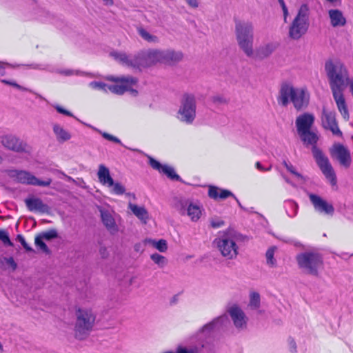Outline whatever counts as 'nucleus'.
<instances>
[{
  "label": "nucleus",
  "instance_id": "46",
  "mask_svg": "<svg viewBox=\"0 0 353 353\" xmlns=\"http://www.w3.org/2000/svg\"><path fill=\"white\" fill-rule=\"evenodd\" d=\"M60 73L65 75V76H71V75H87L83 72L80 70H63L60 71Z\"/></svg>",
  "mask_w": 353,
  "mask_h": 353
},
{
  "label": "nucleus",
  "instance_id": "14",
  "mask_svg": "<svg viewBox=\"0 0 353 353\" xmlns=\"http://www.w3.org/2000/svg\"><path fill=\"white\" fill-rule=\"evenodd\" d=\"M321 120L322 127L325 130H330L334 136L343 137V132L340 130L336 119L335 112L328 111L325 108H323Z\"/></svg>",
  "mask_w": 353,
  "mask_h": 353
},
{
  "label": "nucleus",
  "instance_id": "44",
  "mask_svg": "<svg viewBox=\"0 0 353 353\" xmlns=\"http://www.w3.org/2000/svg\"><path fill=\"white\" fill-rule=\"evenodd\" d=\"M283 164L286 168V169L292 174L295 175L299 178L303 177L300 173L296 171L294 167L290 163H288L286 161H283Z\"/></svg>",
  "mask_w": 353,
  "mask_h": 353
},
{
  "label": "nucleus",
  "instance_id": "52",
  "mask_svg": "<svg viewBox=\"0 0 353 353\" xmlns=\"http://www.w3.org/2000/svg\"><path fill=\"white\" fill-rule=\"evenodd\" d=\"M8 65V63L0 62V76H4L6 74V68Z\"/></svg>",
  "mask_w": 353,
  "mask_h": 353
},
{
  "label": "nucleus",
  "instance_id": "28",
  "mask_svg": "<svg viewBox=\"0 0 353 353\" xmlns=\"http://www.w3.org/2000/svg\"><path fill=\"white\" fill-rule=\"evenodd\" d=\"M101 217L103 223L109 230L117 231V227L115 221L111 214L102 208L100 209Z\"/></svg>",
  "mask_w": 353,
  "mask_h": 353
},
{
  "label": "nucleus",
  "instance_id": "23",
  "mask_svg": "<svg viewBox=\"0 0 353 353\" xmlns=\"http://www.w3.org/2000/svg\"><path fill=\"white\" fill-rule=\"evenodd\" d=\"M208 196L213 199H225L229 196H232L237 202L239 206L244 209L239 200L234 195V194L228 190L220 189L216 186H210L208 190Z\"/></svg>",
  "mask_w": 353,
  "mask_h": 353
},
{
  "label": "nucleus",
  "instance_id": "4",
  "mask_svg": "<svg viewBox=\"0 0 353 353\" xmlns=\"http://www.w3.org/2000/svg\"><path fill=\"white\" fill-rule=\"evenodd\" d=\"M241 239L242 235L240 233L229 228L218 232V236L213 241V244L222 256L232 260L235 259L239 254L237 242Z\"/></svg>",
  "mask_w": 353,
  "mask_h": 353
},
{
  "label": "nucleus",
  "instance_id": "38",
  "mask_svg": "<svg viewBox=\"0 0 353 353\" xmlns=\"http://www.w3.org/2000/svg\"><path fill=\"white\" fill-rule=\"evenodd\" d=\"M150 258L156 264L160 267H163L167 263L165 257L157 253L151 254Z\"/></svg>",
  "mask_w": 353,
  "mask_h": 353
},
{
  "label": "nucleus",
  "instance_id": "56",
  "mask_svg": "<svg viewBox=\"0 0 353 353\" xmlns=\"http://www.w3.org/2000/svg\"><path fill=\"white\" fill-rule=\"evenodd\" d=\"M289 343H290V348L292 349L291 351L293 352H296V346L295 341L293 339H289Z\"/></svg>",
  "mask_w": 353,
  "mask_h": 353
},
{
  "label": "nucleus",
  "instance_id": "30",
  "mask_svg": "<svg viewBox=\"0 0 353 353\" xmlns=\"http://www.w3.org/2000/svg\"><path fill=\"white\" fill-rule=\"evenodd\" d=\"M53 132L59 142H65L71 138L70 134L59 124L53 125Z\"/></svg>",
  "mask_w": 353,
  "mask_h": 353
},
{
  "label": "nucleus",
  "instance_id": "24",
  "mask_svg": "<svg viewBox=\"0 0 353 353\" xmlns=\"http://www.w3.org/2000/svg\"><path fill=\"white\" fill-rule=\"evenodd\" d=\"M343 92V91L332 92L339 112L345 120H348L350 118V113Z\"/></svg>",
  "mask_w": 353,
  "mask_h": 353
},
{
  "label": "nucleus",
  "instance_id": "12",
  "mask_svg": "<svg viewBox=\"0 0 353 353\" xmlns=\"http://www.w3.org/2000/svg\"><path fill=\"white\" fill-rule=\"evenodd\" d=\"M7 172L8 174L11 178H14L17 182L23 184L48 187L52 183V179L50 178H46L43 181L40 180L31 174L29 172L24 170H9Z\"/></svg>",
  "mask_w": 353,
  "mask_h": 353
},
{
  "label": "nucleus",
  "instance_id": "39",
  "mask_svg": "<svg viewBox=\"0 0 353 353\" xmlns=\"http://www.w3.org/2000/svg\"><path fill=\"white\" fill-rule=\"evenodd\" d=\"M43 240V239L41 237V236H37L34 241L35 245L39 247L43 252L48 254L50 252V250Z\"/></svg>",
  "mask_w": 353,
  "mask_h": 353
},
{
  "label": "nucleus",
  "instance_id": "45",
  "mask_svg": "<svg viewBox=\"0 0 353 353\" xmlns=\"http://www.w3.org/2000/svg\"><path fill=\"white\" fill-rule=\"evenodd\" d=\"M17 240L21 243L27 252H34L33 249L26 243L24 237L21 234L17 236Z\"/></svg>",
  "mask_w": 353,
  "mask_h": 353
},
{
  "label": "nucleus",
  "instance_id": "25",
  "mask_svg": "<svg viewBox=\"0 0 353 353\" xmlns=\"http://www.w3.org/2000/svg\"><path fill=\"white\" fill-rule=\"evenodd\" d=\"M97 176L102 185L109 188L114 185V180L110 176L109 169L103 164L99 166Z\"/></svg>",
  "mask_w": 353,
  "mask_h": 353
},
{
  "label": "nucleus",
  "instance_id": "42",
  "mask_svg": "<svg viewBox=\"0 0 353 353\" xmlns=\"http://www.w3.org/2000/svg\"><path fill=\"white\" fill-rule=\"evenodd\" d=\"M98 132L102 135V137L104 139H105L108 141L114 142L116 143H119L121 145H123L121 140L119 139H118L117 137H116L110 134H108L107 132H101L100 130H98Z\"/></svg>",
  "mask_w": 353,
  "mask_h": 353
},
{
  "label": "nucleus",
  "instance_id": "61",
  "mask_svg": "<svg viewBox=\"0 0 353 353\" xmlns=\"http://www.w3.org/2000/svg\"><path fill=\"white\" fill-rule=\"evenodd\" d=\"M327 1L332 3H340L341 0H326Z\"/></svg>",
  "mask_w": 353,
  "mask_h": 353
},
{
  "label": "nucleus",
  "instance_id": "55",
  "mask_svg": "<svg viewBox=\"0 0 353 353\" xmlns=\"http://www.w3.org/2000/svg\"><path fill=\"white\" fill-rule=\"evenodd\" d=\"M213 101L215 103H223L225 101V100L221 96H215L213 97Z\"/></svg>",
  "mask_w": 353,
  "mask_h": 353
},
{
  "label": "nucleus",
  "instance_id": "53",
  "mask_svg": "<svg viewBox=\"0 0 353 353\" xmlns=\"http://www.w3.org/2000/svg\"><path fill=\"white\" fill-rule=\"evenodd\" d=\"M256 168L259 170V171H261V172H265V171H269L271 170V166H270L269 168H265L262 164L260 163V162H256Z\"/></svg>",
  "mask_w": 353,
  "mask_h": 353
},
{
  "label": "nucleus",
  "instance_id": "37",
  "mask_svg": "<svg viewBox=\"0 0 353 353\" xmlns=\"http://www.w3.org/2000/svg\"><path fill=\"white\" fill-rule=\"evenodd\" d=\"M275 250V247H271L267 250L265 254L267 263L271 266H274L276 264V260L274 258Z\"/></svg>",
  "mask_w": 353,
  "mask_h": 353
},
{
  "label": "nucleus",
  "instance_id": "6",
  "mask_svg": "<svg viewBox=\"0 0 353 353\" xmlns=\"http://www.w3.org/2000/svg\"><path fill=\"white\" fill-rule=\"evenodd\" d=\"M96 317V314L91 308H76L74 332L77 339L84 340L88 337L94 326Z\"/></svg>",
  "mask_w": 353,
  "mask_h": 353
},
{
  "label": "nucleus",
  "instance_id": "11",
  "mask_svg": "<svg viewBox=\"0 0 353 353\" xmlns=\"http://www.w3.org/2000/svg\"><path fill=\"white\" fill-rule=\"evenodd\" d=\"M172 206L181 215H187L192 221H197L201 215V207L189 199L176 196L172 199Z\"/></svg>",
  "mask_w": 353,
  "mask_h": 353
},
{
  "label": "nucleus",
  "instance_id": "19",
  "mask_svg": "<svg viewBox=\"0 0 353 353\" xmlns=\"http://www.w3.org/2000/svg\"><path fill=\"white\" fill-rule=\"evenodd\" d=\"M148 159L149 164L153 169L165 174L171 180L181 181V177L175 172L172 167L167 165H161L159 161L150 156H148Z\"/></svg>",
  "mask_w": 353,
  "mask_h": 353
},
{
  "label": "nucleus",
  "instance_id": "60",
  "mask_svg": "<svg viewBox=\"0 0 353 353\" xmlns=\"http://www.w3.org/2000/svg\"><path fill=\"white\" fill-rule=\"evenodd\" d=\"M278 1H279V3H280V5H281V8H282V9H283V8H286V7H287V6H285V2H284V1H283V0H278Z\"/></svg>",
  "mask_w": 353,
  "mask_h": 353
},
{
  "label": "nucleus",
  "instance_id": "40",
  "mask_svg": "<svg viewBox=\"0 0 353 353\" xmlns=\"http://www.w3.org/2000/svg\"><path fill=\"white\" fill-rule=\"evenodd\" d=\"M39 235L41 236V237H42L43 239L48 241L55 239L58 236L57 232L54 229H52L48 231L44 232Z\"/></svg>",
  "mask_w": 353,
  "mask_h": 353
},
{
  "label": "nucleus",
  "instance_id": "27",
  "mask_svg": "<svg viewBox=\"0 0 353 353\" xmlns=\"http://www.w3.org/2000/svg\"><path fill=\"white\" fill-rule=\"evenodd\" d=\"M328 14L330 19L331 25L333 27H342L345 25L346 19L341 10L337 9L330 10Z\"/></svg>",
  "mask_w": 353,
  "mask_h": 353
},
{
  "label": "nucleus",
  "instance_id": "20",
  "mask_svg": "<svg viewBox=\"0 0 353 353\" xmlns=\"http://www.w3.org/2000/svg\"><path fill=\"white\" fill-rule=\"evenodd\" d=\"M309 197L316 211L320 213H324L329 215L333 214L334 208L332 204L328 203L319 196L314 194H310Z\"/></svg>",
  "mask_w": 353,
  "mask_h": 353
},
{
  "label": "nucleus",
  "instance_id": "51",
  "mask_svg": "<svg viewBox=\"0 0 353 353\" xmlns=\"http://www.w3.org/2000/svg\"><path fill=\"white\" fill-rule=\"evenodd\" d=\"M99 254L102 259L108 258L109 253L105 247H101L99 249Z\"/></svg>",
  "mask_w": 353,
  "mask_h": 353
},
{
  "label": "nucleus",
  "instance_id": "29",
  "mask_svg": "<svg viewBox=\"0 0 353 353\" xmlns=\"http://www.w3.org/2000/svg\"><path fill=\"white\" fill-rule=\"evenodd\" d=\"M129 208L132 213L143 223H146L149 219V214L146 209L143 206H139L132 203H129Z\"/></svg>",
  "mask_w": 353,
  "mask_h": 353
},
{
  "label": "nucleus",
  "instance_id": "17",
  "mask_svg": "<svg viewBox=\"0 0 353 353\" xmlns=\"http://www.w3.org/2000/svg\"><path fill=\"white\" fill-rule=\"evenodd\" d=\"M110 55L120 64L139 70L137 54H128L123 52H112Z\"/></svg>",
  "mask_w": 353,
  "mask_h": 353
},
{
  "label": "nucleus",
  "instance_id": "33",
  "mask_svg": "<svg viewBox=\"0 0 353 353\" xmlns=\"http://www.w3.org/2000/svg\"><path fill=\"white\" fill-rule=\"evenodd\" d=\"M286 214L288 216L294 217L298 212V205L292 200H287L284 202Z\"/></svg>",
  "mask_w": 353,
  "mask_h": 353
},
{
  "label": "nucleus",
  "instance_id": "43",
  "mask_svg": "<svg viewBox=\"0 0 353 353\" xmlns=\"http://www.w3.org/2000/svg\"><path fill=\"white\" fill-rule=\"evenodd\" d=\"M112 192L115 194L121 195L125 192V188L120 183H114L112 186Z\"/></svg>",
  "mask_w": 353,
  "mask_h": 353
},
{
  "label": "nucleus",
  "instance_id": "34",
  "mask_svg": "<svg viewBox=\"0 0 353 353\" xmlns=\"http://www.w3.org/2000/svg\"><path fill=\"white\" fill-rule=\"evenodd\" d=\"M145 242L151 245L161 252H165L168 250L167 241L164 239L157 241L155 239H148L145 240Z\"/></svg>",
  "mask_w": 353,
  "mask_h": 353
},
{
  "label": "nucleus",
  "instance_id": "5",
  "mask_svg": "<svg viewBox=\"0 0 353 353\" xmlns=\"http://www.w3.org/2000/svg\"><path fill=\"white\" fill-rule=\"evenodd\" d=\"M325 70L332 92L343 91L347 85L350 87V81H353V78L350 77L349 71L344 64L327 61Z\"/></svg>",
  "mask_w": 353,
  "mask_h": 353
},
{
  "label": "nucleus",
  "instance_id": "7",
  "mask_svg": "<svg viewBox=\"0 0 353 353\" xmlns=\"http://www.w3.org/2000/svg\"><path fill=\"white\" fill-rule=\"evenodd\" d=\"M235 36L239 48L248 57H254V26L250 21H235Z\"/></svg>",
  "mask_w": 353,
  "mask_h": 353
},
{
  "label": "nucleus",
  "instance_id": "22",
  "mask_svg": "<svg viewBox=\"0 0 353 353\" xmlns=\"http://www.w3.org/2000/svg\"><path fill=\"white\" fill-rule=\"evenodd\" d=\"M236 327L243 329L246 326V316L244 312L237 305H232L228 310Z\"/></svg>",
  "mask_w": 353,
  "mask_h": 353
},
{
  "label": "nucleus",
  "instance_id": "10",
  "mask_svg": "<svg viewBox=\"0 0 353 353\" xmlns=\"http://www.w3.org/2000/svg\"><path fill=\"white\" fill-rule=\"evenodd\" d=\"M309 9L306 4L300 7L298 14L289 28V37L294 40L299 39L304 35L309 26Z\"/></svg>",
  "mask_w": 353,
  "mask_h": 353
},
{
  "label": "nucleus",
  "instance_id": "18",
  "mask_svg": "<svg viewBox=\"0 0 353 353\" xmlns=\"http://www.w3.org/2000/svg\"><path fill=\"white\" fill-rule=\"evenodd\" d=\"M314 120V116L308 112H305L297 117L295 121L297 133L303 134L307 130H310Z\"/></svg>",
  "mask_w": 353,
  "mask_h": 353
},
{
  "label": "nucleus",
  "instance_id": "16",
  "mask_svg": "<svg viewBox=\"0 0 353 353\" xmlns=\"http://www.w3.org/2000/svg\"><path fill=\"white\" fill-rule=\"evenodd\" d=\"M332 157H336L340 164L345 168L351 164V156L350 151L342 144L335 143L330 150Z\"/></svg>",
  "mask_w": 353,
  "mask_h": 353
},
{
  "label": "nucleus",
  "instance_id": "58",
  "mask_svg": "<svg viewBox=\"0 0 353 353\" xmlns=\"http://www.w3.org/2000/svg\"><path fill=\"white\" fill-rule=\"evenodd\" d=\"M282 10L283 12V15H284V21H286L287 16L288 14V8L286 7V8H283Z\"/></svg>",
  "mask_w": 353,
  "mask_h": 353
},
{
  "label": "nucleus",
  "instance_id": "63",
  "mask_svg": "<svg viewBox=\"0 0 353 353\" xmlns=\"http://www.w3.org/2000/svg\"><path fill=\"white\" fill-rule=\"evenodd\" d=\"M283 178H284L285 181L288 183H290V184L293 185V184L292 183V182H291V181H290L287 177H285V176H284Z\"/></svg>",
  "mask_w": 353,
  "mask_h": 353
},
{
  "label": "nucleus",
  "instance_id": "1",
  "mask_svg": "<svg viewBox=\"0 0 353 353\" xmlns=\"http://www.w3.org/2000/svg\"><path fill=\"white\" fill-rule=\"evenodd\" d=\"M301 140L306 146L312 145L313 157L319 168L320 170L332 185L337 183L336 176L334 168L330 162L328 157L323 151L316 147L319 141V136L316 132L312 130H307L305 134H298Z\"/></svg>",
  "mask_w": 353,
  "mask_h": 353
},
{
  "label": "nucleus",
  "instance_id": "49",
  "mask_svg": "<svg viewBox=\"0 0 353 353\" xmlns=\"http://www.w3.org/2000/svg\"><path fill=\"white\" fill-rule=\"evenodd\" d=\"M1 82L5 83V84H7V85H12V86L17 88L19 90H26L25 88L21 86L20 85H19L18 83H17L16 82L12 81L6 80V79H2Z\"/></svg>",
  "mask_w": 353,
  "mask_h": 353
},
{
  "label": "nucleus",
  "instance_id": "54",
  "mask_svg": "<svg viewBox=\"0 0 353 353\" xmlns=\"http://www.w3.org/2000/svg\"><path fill=\"white\" fill-rule=\"evenodd\" d=\"M187 3L192 8H196L199 6L198 0H185Z\"/></svg>",
  "mask_w": 353,
  "mask_h": 353
},
{
  "label": "nucleus",
  "instance_id": "32",
  "mask_svg": "<svg viewBox=\"0 0 353 353\" xmlns=\"http://www.w3.org/2000/svg\"><path fill=\"white\" fill-rule=\"evenodd\" d=\"M137 32L139 35L145 41L152 43H159V39L158 37L154 34H150L148 31L142 27L137 28Z\"/></svg>",
  "mask_w": 353,
  "mask_h": 353
},
{
  "label": "nucleus",
  "instance_id": "57",
  "mask_svg": "<svg viewBox=\"0 0 353 353\" xmlns=\"http://www.w3.org/2000/svg\"><path fill=\"white\" fill-rule=\"evenodd\" d=\"M176 353H192V351H188L186 348L179 347Z\"/></svg>",
  "mask_w": 353,
  "mask_h": 353
},
{
  "label": "nucleus",
  "instance_id": "26",
  "mask_svg": "<svg viewBox=\"0 0 353 353\" xmlns=\"http://www.w3.org/2000/svg\"><path fill=\"white\" fill-rule=\"evenodd\" d=\"M228 321L226 315L220 316L213 319L211 322L203 326L201 332L203 333L210 334L212 331L219 328Z\"/></svg>",
  "mask_w": 353,
  "mask_h": 353
},
{
  "label": "nucleus",
  "instance_id": "21",
  "mask_svg": "<svg viewBox=\"0 0 353 353\" xmlns=\"http://www.w3.org/2000/svg\"><path fill=\"white\" fill-rule=\"evenodd\" d=\"M25 203L30 212L50 214V208L44 203L40 198L32 197L25 199Z\"/></svg>",
  "mask_w": 353,
  "mask_h": 353
},
{
  "label": "nucleus",
  "instance_id": "48",
  "mask_svg": "<svg viewBox=\"0 0 353 353\" xmlns=\"http://www.w3.org/2000/svg\"><path fill=\"white\" fill-rule=\"evenodd\" d=\"M54 108L57 110V111L60 113V114H63L64 115H66V116H68V117H74V115L72 114V112H70V111L64 109L63 108H62L61 106L59 105H54Z\"/></svg>",
  "mask_w": 353,
  "mask_h": 353
},
{
  "label": "nucleus",
  "instance_id": "3",
  "mask_svg": "<svg viewBox=\"0 0 353 353\" xmlns=\"http://www.w3.org/2000/svg\"><path fill=\"white\" fill-rule=\"evenodd\" d=\"M278 103L286 107L290 102L294 108L299 111L307 107L310 94L305 88H294L288 83H282L277 98Z\"/></svg>",
  "mask_w": 353,
  "mask_h": 353
},
{
  "label": "nucleus",
  "instance_id": "62",
  "mask_svg": "<svg viewBox=\"0 0 353 353\" xmlns=\"http://www.w3.org/2000/svg\"><path fill=\"white\" fill-rule=\"evenodd\" d=\"M106 4H112L113 1L112 0H103Z\"/></svg>",
  "mask_w": 353,
  "mask_h": 353
},
{
  "label": "nucleus",
  "instance_id": "47",
  "mask_svg": "<svg viewBox=\"0 0 353 353\" xmlns=\"http://www.w3.org/2000/svg\"><path fill=\"white\" fill-rule=\"evenodd\" d=\"M225 225V222L220 219H212L210 221V225L213 228H219Z\"/></svg>",
  "mask_w": 353,
  "mask_h": 353
},
{
  "label": "nucleus",
  "instance_id": "64",
  "mask_svg": "<svg viewBox=\"0 0 353 353\" xmlns=\"http://www.w3.org/2000/svg\"><path fill=\"white\" fill-rule=\"evenodd\" d=\"M63 175H64L65 176H66V177L68 178V180H71V179H72V178H71L70 176H66V175H65V174H63Z\"/></svg>",
  "mask_w": 353,
  "mask_h": 353
},
{
  "label": "nucleus",
  "instance_id": "13",
  "mask_svg": "<svg viewBox=\"0 0 353 353\" xmlns=\"http://www.w3.org/2000/svg\"><path fill=\"white\" fill-rule=\"evenodd\" d=\"M108 80L120 83L121 84L108 85V92L117 94H123L129 90V87L135 85L138 82V79L135 77L128 76L122 77H110L107 78Z\"/></svg>",
  "mask_w": 353,
  "mask_h": 353
},
{
  "label": "nucleus",
  "instance_id": "41",
  "mask_svg": "<svg viewBox=\"0 0 353 353\" xmlns=\"http://www.w3.org/2000/svg\"><path fill=\"white\" fill-rule=\"evenodd\" d=\"M0 240L6 245L13 246V243L10 241L8 232H6L5 230H0Z\"/></svg>",
  "mask_w": 353,
  "mask_h": 353
},
{
  "label": "nucleus",
  "instance_id": "2",
  "mask_svg": "<svg viewBox=\"0 0 353 353\" xmlns=\"http://www.w3.org/2000/svg\"><path fill=\"white\" fill-rule=\"evenodd\" d=\"M139 71L153 66L159 63L171 64L181 61L183 54L181 52L172 50L148 49L137 52Z\"/></svg>",
  "mask_w": 353,
  "mask_h": 353
},
{
  "label": "nucleus",
  "instance_id": "9",
  "mask_svg": "<svg viewBox=\"0 0 353 353\" xmlns=\"http://www.w3.org/2000/svg\"><path fill=\"white\" fill-rule=\"evenodd\" d=\"M196 97L192 93L183 94L180 106L177 112L178 119L185 124H192L196 119Z\"/></svg>",
  "mask_w": 353,
  "mask_h": 353
},
{
  "label": "nucleus",
  "instance_id": "59",
  "mask_svg": "<svg viewBox=\"0 0 353 353\" xmlns=\"http://www.w3.org/2000/svg\"><path fill=\"white\" fill-rule=\"evenodd\" d=\"M131 87H129V90L128 91H130L134 96H136L138 94L137 90L134 89H131Z\"/></svg>",
  "mask_w": 353,
  "mask_h": 353
},
{
  "label": "nucleus",
  "instance_id": "50",
  "mask_svg": "<svg viewBox=\"0 0 353 353\" xmlns=\"http://www.w3.org/2000/svg\"><path fill=\"white\" fill-rule=\"evenodd\" d=\"M4 260L6 263L12 268L13 270H15L17 269V263L14 261L12 257L5 258Z\"/></svg>",
  "mask_w": 353,
  "mask_h": 353
},
{
  "label": "nucleus",
  "instance_id": "35",
  "mask_svg": "<svg viewBox=\"0 0 353 353\" xmlns=\"http://www.w3.org/2000/svg\"><path fill=\"white\" fill-rule=\"evenodd\" d=\"M260 294L256 292H251L250 294L249 306L253 310H256L260 307Z\"/></svg>",
  "mask_w": 353,
  "mask_h": 353
},
{
  "label": "nucleus",
  "instance_id": "31",
  "mask_svg": "<svg viewBox=\"0 0 353 353\" xmlns=\"http://www.w3.org/2000/svg\"><path fill=\"white\" fill-rule=\"evenodd\" d=\"M274 49L275 48L272 43H268L263 46H261L256 50V57L260 59L266 58L274 52Z\"/></svg>",
  "mask_w": 353,
  "mask_h": 353
},
{
  "label": "nucleus",
  "instance_id": "36",
  "mask_svg": "<svg viewBox=\"0 0 353 353\" xmlns=\"http://www.w3.org/2000/svg\"><path fill=\"white\" fill-rule=\"evenodd\" d=\"M89 87L93 90H98L108 92V85L101 81H92L89 83Z\"/></svg>",
  "mask_w": 353,
  "mask_h": 353
},
{
  "label": "nucleus",
  "instance_id": "15",
  "mask_svg": "<svg viewBox=\"0 0 353 353\" xmlns=\"http://www.w3.org/2000/svg\"><path fill=\"white\" fill-rule=\"evenodd\" d=\"M1 143L6 149L16 152H27L28 145L13 134H6L1 137Z\"/></svg>",
  "mask_w": 353,
  "mask_h": 353
},
{
  "label": "nucleus",
  "instance_id": "8",
  "mask_svg": "<svg viewBox=\"0 0 353 353\" xmlns=\"http://www.w3.org/2000/svg\"><path fill=\"white\" fill-rule=\"evenodd\" d=\"M296 260L303 273L314 276H319L324 265L322 255L314 251L301 252L296 255Z\"/></svg>",
  "mask_w": 353,
  "mask_h": 353
}]
</instances>
